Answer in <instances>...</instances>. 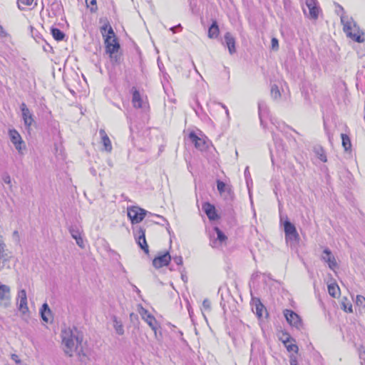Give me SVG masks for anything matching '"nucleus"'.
<instances>
[{
	"label": "nucleus",
	"mask_w": 365,
	"mask_h": 365,
	"mask_svg": "<svg viewBox=\"0 0 365 365\" xmlns=\"http://www.w3.org/2000/svg\"><path fill=\"white\" fill-rule=\"evenodd\" d=\"M61 338L63 350L66 354L72 356L74 352L80 353L81 351L83 336L76 327L62 330Z\"/></svg>",
	"instance_id": "f257e3e1"
},
{
	"label": "nucleus",
	"mask_w": 365,
	"mask_h": 365,
	"mask_svg": "<svg viewBox=\"0 0 365 365\" xmlns=\"http://www.w3.org/2000/svg\"><path fill=\"white\" fill-rule=\"evenodd\" d=\"M341 24L347 37L358 43L364 41V32L351 16H341Z\"/></svg>",
	"instance_id": "f03ea898"
},
{
	"label": "nucleus",
	"mask_w": 365,
	"mask_h": 365,
	"mask_svg": "<svg viewBox=\"0 0 365 365\" xmlns=\"http://www.w3.org/2000/svg\"><path fill=\"white\" fill-rule=\"evenodd\" d=\"M133 231L137 245L145 253L148 254L149 248L145 239V228L141 225H135L133 227Z\"/></svg>",
	"instance_id": "7ed1b4c3"
},
{
	"label": "nucleus",
	"mask_w": 365,
	"mask_h": 365,
	"mask_svg": "<svg viewBox=\"0 0 365 365\" xmlns=\"http://www.w3.org/2000/svg\"><path fill=\"white\" fill-rule=\"evenodd\" d=\"M283 225L286 242L297 243L299 240V235L295 225L288 220L287 217H286Z\"/></svg>",
	"instance_id": "20e7f679"
},
{
	"label": "nucleus",
	"mask_w": 365,
	"mask_h": 365,
	"mask_svg": "<svg viewBox=\"0 0 365 365\" xmlns=\"http://www.w3.org/2000/svg\"><path fill=\"white\" fill-rule=\"evenodd\" d=\"M104 41L106 53L109 54L113 61L117 63L118 61L117 53L120 48L119 43L117 39L110 40V36L106 38Z\"/></svg>",
	"instance_id": "39448f33"
},
{
	"label": "nucleus",
	"mask_w": 365,
	"mask_h": 365,
	"mask_svg": "<svg viewBox=\"0 0 365 365\" xmlns=\"http://www.w3.org/2000/svg\"><path fill=\"white\" fill-rule=\"evenodd\" d=\"M147 211L139 207L133 206L128 208V217L133 225L140 222L145 217Z\"/></svg>",
	"instance_id": "423d86ee"
},
{
	"label": "nucleus",
	"mask_w": 365,
	"mask_h": 365,
	"mask_svg": "<svg viewBox=\"0 0 365 365\" xmlns=\"http://www.w3.org/2000/svg\"><path fill=\"white\" fill-rule=\"evenodd\" d=\"M217 189L220 195L227 201H230L234 197V192L230 185L226 184L220 180H217Z\"/></svg>",
	"instance_id": "0eeeda50"
},
{
	"label": "nucleus",
	"mask_w": 365,
	"mask_h": 365,
	"mask_svg": "<svg viewBox=\"0 0 365 365\" xmlns=\"http://www.w3.org/2000/svg\"><path fill=\"white\" fill-rule=\"evenodd\" d=\"M284 317L287 322L292 327L300 329L302 327V322L299 316L292 310L285 309Z\"/></svg>",
	"instance_id": "6e6552de"
},
{
	"label": "nucleus",
	"mask_w": 365,
	"mask_h": 365,
	"mask_svg": "<svg viewBox=\"0 0 365 365\" xmlns=\"http://www.w3.org/2000/svg\"><path fill=\"white\" fill-rule=\"evenodd\" d=\"M9 135L11 143L15 146V148L18 150L19 153L22 154L24 142L19 133L15 129H9Z\"/></svg>",
	"instance_id": "1a4fd4ad"
},
{
	"label": "nucleus",
	"mask_w": 365,
	"mask_h": 365,
	"mask_svg": "<svg viewBox=\"0 0 365 365\" xmlns=\"http://www.w3.org/2000/svg\"><path fill=\"white\" fill-rule=\"evenodd\" d=\"M130 93L132 95V104L135 108H144L146 107V102H144L143 97L139 90L133 86L130 89Z\"/></svg>",
	"instance_id": "9d476101"
},
{
	"label": "nucleus",
	"mask_w": 365,
	"mask_h": 365,
	"mask_svg": "<svg viewBox=\"0 0 365 365\" xmlns=\"http://www.w3.org/2000/svg\"><path fill=\"white\" fill-rule=\"evenodd\" d=\"M11 304V289L8 285L0 284V306L8 307Z\"/></svg>",
	"instance_id": "9b49d317"
},
{
	"label": "nucleus",
	"mask_w": 365,
	"mask_h": 365,
	"mask_svg": "<svg viewBox=\"0 0 365 365\" xmlns=\"http://www.w3.org/2000/svg\"><path fill=\"white\" fill-rule=\"evenodd\" d=\"M20 109L21 111V115L24 125L26 128L29 129L33 123H34V115L32 112L27 108L25 103H21L20 105Z\"/></svg>",
	"instance_id": "f8f14e48"
},
{
	"label": "nucleus",
	"mask_w": 365,
	"mask_h": 365,
	"mask_svg": "<svg viewBox=\"0 0 365 365\" xmlns=\"http://www.w3.org/2000/svg\"><path fill=\"white\" fill-rule=\"evenodd\" d=\"M16 301L18 309L23 314L29 312L26 292L25 289H21L18 292Z\"/></svg>",
	"instance_id": "ddd939ff"
},
{
	"label": "nucleus",
	"mask_w": 365,
	"mask_h": 365,
	"mask_svg": "<svg viewBox=\"0 0 365 365\" xmlns=\"http://www.w3.org/2000/svg\"><path fill=\"white\" fill-rule=\"evenodd\" d=\"M172 259V257L169 252H165L163 254L155 257L153 260V265L157 268H161L163 267L168 265L169 262Z\"/></svg>",
	"instance_id": "4468645a"
},
{
	"label": "nucleus",
	"mask_w": 365,
	"mask_h": 365,
	"mask_svg": "<svg viewBox=\"0 0 365 365\" xmlns=\"http://www.w3.org/2000/svg\"><path fill=\"white\" fill-rule=\"evenodd\" d=\"M321 259L328 264L329 267L331 270L334 271L337 268L338 265L336 259L328 247L324 249Z\"/></svg>",
	"instance_id": "2eb2a0df"
},
{
	"label": "nucleus",
	"mask_w": 365,
	"mask_h": 365,
	"mask_svg": "<svg viewBox=\"0 0 365 365\" xmlns=\"http://www.w3.org/2000/svg\"><path fill=\"white\" fill-rule=\"evenodd\" d=\"M235 43V38L230 32L225 34L222 44L227 47L229 53L231 55L236 52Z\"/></svg>",
	"instance_id": "dca6fc26"
},
{
	"label": "nucleus",
	"mask_w": 365,
	"mask_h": 365,
	"mask_svg": "<svg viewBox=\"0 0 365 365\" xmlns=\"http://www.w3.org/2000/svg\"><path fill=\"white\" fill-rule=\"evenodd\" d=\"M202 209L207 215V217L210 220H215L218 219L215 207L208 202H203L202 205Z\"/></svg>",
	"instance_id": "f3484780"
},
{
	"label": "nucleus",
	"mask_w": 365,
	"mask_h": 365,
	"mask_svg": "<svg viewBox=\"0 0 365 365\" xmlns=\"http://www.w3.org/2000/svg\"><path fill=\"white\" fill-rule=\"evenodd\" d=\"M306 5L309 9V17L312 19H317L319 16V7L317 0H306Z\"/></svg>",
	"instance_id": "a211bd4d"
},
{
	"label": "nucleus",
	"mask_w": 365,
	"mask_h": 365,
	"mask_svg": "<svg viewBox=\"0 0 365 365\" xmlns=\"http://www.w3.org/2000/svg\"><path fill=\"white\" fill-rule=\"evenodd\" d=\"M140 314L144 320L147 322L149 327L152 329V330L154 331L155 334H156L158 322L155 319V318L151 314H150L148 312V310L143 308H142V312H140Z\"/></svg>",
	"instance_id": "6ab92c4d"
},
{
	"label": "nucleus",
	"mask_w": 365,
	"mask_h": 365,
	"mask_svg": "<svg viewBox=\"0 0 365 365\" xmlns=\"http://www.w3.org/2000/svg\"><path fill=\"white\" fill-rule=\"evenodd\" d=\"M188 138L190 141L194 143L195 147L197 149L200 150H204L206 149L207 145L205 140L198 137L195 132H190L189 133Z\"/></svg>",
	"instance_id": "aec40b11"
},
{
	"label": "nucleus",
	"mask_w": 365,
	"mask_h": 365,
	"mask_svg": "<svg viewBox=\"0 0 365 365\" xmlns=\"http://www.w3.org/2000/svg\"><path fill=\"white\" fill-rule=\"evenodd\" d=\"M258 113L261 125L264 128L263 118L268 115L269 110L267 103L264 101L258 102Z\"/></svg>",
	"instance_id": "412c9836"
},
{
	"label": "nucleus",
	"mask_w": 365,
	"mask_h": 365,
	"mask_svg": "<svg viewBox=\"0 0 365 365\" xmlns=\"http://www.w3.org/2000/svg\"><path fill=\"white\" fill-rule=\"evenodd\" d=\"M220 34V29L216 20H213L208 28L207 36L211 39L217 38Z\"/></svg>",
	"instance_id": "4be33fe9"
},
{
	"label": "nucleus",
	"mask_w": 365,
	"mask_h": 365,
	"mask_svg": "<svg viewBox=\"0 0 365 365\" xmlns=\"http://www.w3.org/2000/svg\"><path fill=\"white\" fill-rule=\"evenodd\" d=\"M99 134L101 138L102 143L104 146V150L107 152H110L112 150V145L107 133L103 129H101L99 130Z\"/></svg>",
	"instance_id": "5701e85b"
},
{
	"label": "nucleus",
	"mask_w": 365,
	"mask_h": 365,
	"mask_svg": "<svg viewBox=\"0 0 365 365\" xmlns=\"http://www.w3.org/2000/svg\"><path fill=\"white\" fill-rule=\"evenodd\" d=\"M101 32L103 36L104 37V39L106 38H108V36H110V40H112V39H117L115 38V33L113 31V29H112V27L109 24H104L101 28Z\"/></svg>",
	"instance_id": "b1692460"
},
{
	"label": "nucleus",
	"mask_w": 365,
	"mask_h": 365,
	"mask_svg": "<svg viewBox=\"0 0 365 365\" xmlns=\"http://www.w3.org/2000/svg\"><path fill=\"white\" fill-rule=\"evenodd\" d=\"M214 230H215V231L216 232V234H217V239L210 243V245L212 247H215L217 246L215 245L216 242H217V240H218L220 243H222L224 241H225V240L227 239L226 235L224 234V232L219 227H215L214 228Z\"/></svg>",
	"instance_id": "393cba45"
},
{
	"label": "nucleus",
	"mask_w": 365,
	"mask_h": 365,
	"mask_svg": "<svg viewBox=\"0 0 365 365\" xmlns=\"http://www.w3.org/2000/svg\"><path fill=\"white\" fill-rule=\"evenodd\" d=\"M41 317L45 322H48V315H51V312L47 303H44L40 309Z\"/></svg>",
	"instance_id": "a878e982"
},
{
	"label": "nucleus",
	"mask_w": 365,
	"mask_h": 365,
	"mask_svg": "<svg viewBox=\"0 0 365 365\" xmlns=\"http://www.w3.org/2000/svg\"><path fill=\"white\" fill-rule=\"evenodd\" d=\"M51 33L53 38L58 41H62L65 38V34L58 28L52 27Z\"/></svg>",
	"instance_id": "bb28decb"
},
{
	"label": "nucleus",
	"mask_w": 365,
	"mask_h": 365,
	"mask_svg": "<svg viewBox=\"0 0 365 365\" xmlns=\"http://www.w3.org/2000/svg\"><path fill=\"white\" fill-rule=\"evenodd\" d=\"M113 327L118 335H123L124 334V329L120 321H118L117 317L114 316L113 317Z\"/></svg>",
	"instance_id": "cd10ccee"
},
{
	"label": "nucleus",
	"mask_w": 365,
	"mask_h": 365,
	"mask_svg": "<svg viewBox=\"0 0 365 365\" xmlns=\"http://www.w3.org/2000/svg\"><path fill=\"white\" fill-rule=\"evenodd\" d=\"M341 141H342L341 143H342L343 148H344V150L346 151H348L351 148V143L350 138L349 137L348 135H346L345 133H341Z\"/></svg>",
	"instance_id": "c85d7f7f"
},
{
	"label": "nucleus",
	"mask_w": 365,
	"mask_h": 365,
	"mask_svg": "<svg viewBox=\"0 0 365 365\" xmlns=\"http://www.w3.org/2000/svg\"><path fill=\"white\" fill-rule=\"evenodd\" d=\"M290 336L287 334V336H286V339L284 340H283V343L284 344L287 349L288 351H294L295 353H297L298 351V346L297 344H287V342H289L290 341Z\"/></svg>",
	"instance_id": "c756f323"
},
{
	"label": "nucleus",
	"mask_w": 365,
	"mask_h": 365,
	"mask_svg": "<svg viewBox=\"0 0 365 365\" xmlns=\"http://www.w3.org/2000/svg\"><path fill=\"white\" fill-rule=\"evenodd\" d=\"M328 292L331 297H336L339 292V288L338 285L336 284H329L328 285Z\"/></svg>",
	"instance_id": "7c9ffc66"
},
{
	"label": "nucleus",
	"mask_w": 365,
	"mask_h": 365,
	"mask_svg": "<svg viewBox=\"0 0 365 365\" xmlns=\"http://www.w3.org/2000/svg\"><path fill=\"white\" fill-rule=\"evenodd\" d=\"M255 313H256L257 316L259 318L262 317V314H263V310L264 309V307L261 303L259 299L257 300V302L255 303Z\"/></svg>",
	"instance_id": "2f4dec72"
},
{
	"label": "nucleus",
	"mask_w": 365,
	"mask_h": 365,
	"mask_svg": "<svg viewBox=\"0 0 365 365\" xmlns=\"http://www.w3.org/2000/svg\"><path fill=\"white\" fill-rule=\"evenodd\" d=\"M271 96L273 99L277 100L281 97V93L277 86L273 85L271 88Z\"/></svg>",
	"instance_id": "473e14b6"
},
{
	"label": "nucleus",
	"mask_w": 365,
	"mask_h": 365,
	"mask_svg": "<svg viewBox=\"0 0 365 365\" xmlns=\"http://www.w3.org/2000/svg\"><path fill=\"white\" fill-rule=\"evenodd\" d=\"M69 232L73 239L81 236V230L76 225L71 226L69 228Z\"/></svg>",
	"instance_id": "72a5a7b5"
},
{
	"label": "nucleus",
	"mask_w": 365,
	"mask_h": 365,
	"mask_svg": "<svg viewBox=\"0 0 365 365\" xmlns=\"http://www.w3.org/2000/svg\"><path fill=\"white\" fill-rule=\"evenodd\" d=\"M272 139L277 150H283L282 140L279 138L274 133H272Z\"/></svg>",
	"instance_id": "f704fd0d"
},
{
	"label": "nucleus",
	"mask_w": 365,
	"mask_h": 365,
	"mask_svg": "<svg viewBox=\"0 0 365 365\" xmlns=\"http://www.w3.org/2000/svg\"><path fill=\"white\" fill-rule=\"evenodd\" d=\"M335 12L338 16H340L341 19V16H349L348 15L346 14L344 8L338 4H336V9Z\"/></svg>",
	"instance_id": "c9c22d12"
},
{
	"label": "nucleus",
	"mask_w": 365,
	"mask_h": 365,
	"mask_svg": "<svg viewBox=\"0 0 365 365\" xmlns=\"http://www.w3.org/2000/svg\"><path fill=\"white\" fill-rule=\"evenodd\" d=\"M356 304L358 306L365 308V297L361 295H357L356 299Z\"/></svg>",
	"instance_id": "e433bc0d"
},
{
	"label": "nucleus",
	"mask_w": 365,
	"mask_h": 365,
	"mask_svg": "<svg viewBox=\"0 0 365 365\" xmlns=\"http://www.w3.org/2000/svg\"><path fill=\"white\" fill-rule=\"evenodd\" d=\"M202 309L205 311H210L211 309V303L209 299H205L202 302Z\"/></svg>",
	"instance_id": "4c0bfd02"
},
{
	"label": "nucleus",
	"mask_w": 365,
	"mask_h": 365,
	"mask_svg": "<svg viewBox=\"0 0 365 365\" xmlns=\"http://www.w3.org/2000/svg\"><path fill=\"white\" fill-rule=\"evenodd\" d=\"M88 7L91 6V11L92 12L97 10L96 0H89L88 4H86Z\"/></svg>",
	"instance_id": "58836bf2"
},
{
	"label": "nucleus",
	"mask_w": 365,
	"mask_h": 365,
	"mask_svg": "<svg viewBox=\"0 0 365 365\" xmlns=\"http://www.w3.org/2000/svg\"><path fill=\"white\" fill-rule=\"evenodd\" d=\"M272 48L273 50H278L279 48V41L277 38H272L271 40Z\"/></svg>",
	"instance_id": "ea45409f"
},
{
	"label": "nucleus",
	"mask_w": 365,
	"mask_h": 365,
	"mask_svg": "<svg viewBox=\"0 0 365 365\" xmlns=\"http://www.w3.org/2000/svg\"><path fill=\"white\" fill-rule=\"evenodd\" d=\"M174 262L178 265H181L182 264V257L181 256H175L172 258Z\"/></svg>",
	"instance_id": "a19ab883"
},
{
	"label": "nucleus",
	"mask_w": 365,
	"mask_h": 365,
	"mask_svg": "<svg viewBox=\"0 0 365 365\" xmlns=\"http://www.w3.org/2000/svg\"><path fill=\"white\" fill-rule=\"evenodd\" d=\"M9 36L6 30L0 25V38H6Z\"/></svg>",
	"instance_id": "79ce46f5"
},
{
	"label": "nucleus",
	"mask_w": 365,
	"mask_h": 365,
	"mask_svg": "<svg viewBox=\"0 0 365 365\" xmlns=\"http://www.w3.org/2000/svg\"><path fill=\"white\" fill-rule=\"evenodd\" d=\"M76 240V244L81 248H83L84 247V243H83V240L81 237V236L78 237H76L75 238Z\"/></svg>",
	"instance_id": "37998d69"
},
{
	"label": "nucleus",
	"mask_w": 365,
	"mask_h": 365,
	"mask_svg": "<svg viewBox=\"0 0 365 365\" xmlns=\"http://www.w3.org/2000/svg\"><path fill=\"white\" fill-rule=\"evenodd\" d=\"M34 0H18L19 4H24L25 6H31Z\"/></svg>",
	"instance_id": "c03bdc74"
},
{
	"label": "nucleus",
	"mask_w": 365,
	"mask_h": 365,
	"mask_svg": "<svg viewBox=\"0 0 365 365\" xmlns=\"http://www.w3.org/2000/svg\"><path fill=\"white\" fill-rule=\"evenodd\" d=\"M322 151V153H319V158L321 161L322 162H327V156L325 155V153H324V150H321Z\"/></svg>",
	"instance_id": "a18cd8bd"
},
{
	"label": "nucleus",
	"mask_w": 365,
	"mask_h": 365,
	"mask_svg": "<svg viewBox=\"0 0 365 365\" xmlns=\"http://www.w3.org/2000/svg\"><path fill=\"white\" fill-rule=\"evenodd\" d=\"M289 363H290V365H298V362H297V359L296 356H294L293 355L291 356Z\"/></svg>",
	"instance_id": "49530a36"
},
{
	"label": "nucleus",
	"mask_w": 365,
	"mask_h": 365,
	"mask_svg": "<svg viewBox=\"0 0 365 365\" xmlns=\"http://www.w3.org/2000/svg\"><path fill=\"white\" fill-rule=\"evenodd\" d=\"M182 27L181 24H179L178 25H177L175 26L171 27L170 29V31H173V33H176L178 29L182 30Z\"/></svg>",
	"instance_id": "de8ad7c7"
},
{
	"label": "nucleus",
	"mask_w": 365,
	"mask_h": 365,
	"mask_svg": "<svg viewBox=\"0 0 365 365\" xmlns=\"http://www.w3.org/2000/svg\"><path fill=\"white\" fill-rule=\"evenodd\" d=\"M155 216L156 217H158V218L161 219L163 222H165L166 223V225H167V226H168V227H167V230L169 231L170 225H169V223H168V220H167L165 218H164L163 216H160V215H155Z\"/></svg>",
	"instance_id": "09e8293b"
},
{
	"label": "nucleus",
	"mask_w": 365,
	"mask_h": 365,
	"mask_svg": "<svg viewBox=\"0 0 365 365\" xmlns=\"http://www.w3.org/2000/svg\"><path fill=\"white\" fill-rule=\"evenodd\" d=\"M11 359L14 360L16 364H20L21 360L19 359L18 355L13 354L11 355Z\"/></svg>",
	"instance_id": "8fccbe9b"
},
{
	"label": "nucleus",
	"mask_w": 365,
	"mask_h": 365,
	"mask_svg": "<svg viewBox=\"0 0 365 365\" xmlns=\"http://www.w3.org/2000/svg\"><path fill=\"white\" fill-rule=\"evenodd\" d=\"M245 177L247 180V183L248 184V178H250V174L249 172V168L247 167L245 170Z\"/></svg>",
	"instance_id": "3c124183"
},
{
	"label": "nucleus",
	"mask_w": 365,
	"mask_h": 365,
	"mask_svg": "<svg viewBox=\"0 0 365 365\" xmlns=\"http://www.w3.org/2000/svg\"><path fill=\"white\" fill-rule=\"evenodd\" d=\"M3 180L6 184H10L11 183V178L9 175H6L3 178Z\"/></svg>",
	"instance_id": "603ef678"
},
{
	"label": "nucleus",
	"mask_w": 365,
	"mask_h": 365,
	"mask_svg": "<svg viewBox=\"0 0 365 365\" xmlns=\"http://www.w3.org/2000/svg\"><path fill=\"white\" fill-rule=\"evenodd\" d=\"M277 128L279 129L281 132H285V128L286 126L284 125H282V126H281L279 124L278 125H276ZM287 129H291L289 127H287Z\"/></svg>",
	"instance_id": "864d4df0"
},
{
	"label": "nucleus",
	"mask_w": 365,
	"mask_h": 365,
	"mask_svg": "<svg viewBox=\"0 0 365 365\" xmlns=\"http://www.w3.org/2000/svg\"><path fill=\"white\" fill-rule=\"evenodd\" d=\"M344 310H345L346 312H349V313H351V312H353L351 305H350V306H349V307H347V309H346V306H344Z\"/></svg>",
	"instance_id": "5fc2aeb1"
},
{
	"label": "nucleus",
	"mask_w": 365,
	"mask_h": 365,
	"mask_svg": "<svg viewBox=\"0 0 365 365\" xmlns=\"http://www.w3.org/2000/svg\"><path fill=\"white\" fill-rule=\"evenodd\" d=\"M259 276V272H256L252 274V279L257 278Z\"/></svg>",
	"instance_id": "6e6d98bb"
},
{
	"label": "nucleus",
	"mask_w": 365,
	"mask_h": 365,
	"mask_svg": "<svg viewBox=\"0 0 365 365\" xmlns=\"http://www.w3.org/2000/svg\"><path fill=\"white\" fill-rule=\"evenodd\" d=\"M219 105H220L222 106V108H224L225 110L226 108H227V106L225 105H224L223 103H219Z\"/></svg>",
	"instance_id": "4d7b16f0"
},
{
	"label": "nucleus",
	"mask_w": 365,
	"mask_h": 365,
	"mask_svg": "<svg viewBox=\"0 0 365 365\" xmlns=\"http://www.w3.org/2000/svg\"><path fill=\"white\" fill-rule=\"evenodd\" d=\"M225 113H226L227 116V117H229V115H230V114H229L228 108H226V109H225Z\"/></svg>",
	"instance_id": "13d9d810"
},
{
	"label": "nucleus",
	"mask_w": 365,
	"mask_h": 365,
	"mask_svg": "<svg viewBox=\"0 0 365 365\" xmlns=\"http://www.w3.org/2000/svg\"><path fill=\"white\" fill-rule=\"evenodd\" d=\"M135 292H136L137 293H138V294L140 292V291L139 290V289H138V287H135Z\"/></svg>",
	"instance_id": "bf43d9fd"
},
{
	"label": "nucleus",
	"mask_w": 365,
	"mask_h": 365,
	"mask_svg": "<svg viewBox=\"0 0 365 365\" xmlns=\"http://www.w3.org/2000/svg\"><path fill=\"white\" fill-rule=\"evenodd\" d=\"M182 279L184 282H186V277H185L184 275H182Z\"/></svg>",
	"instance_id": "052dcab7"
},
{
	"label": "nucleus",
	"mask_w": 365,
	"mask_h": 365,
	"mask_svg": "<svg viewBox=\"0 0 365 365\" xmlns=\"http://www.w3.org/2000/svg\"><path fill=\"white\" fill-rule=\"evenodd\" d=\"M192 66H194V68H195V69L196 72H197V70L196 69V67H195V63H194L193 62H192Z\"/></svg>",
	"instance_id": "680f3d73"
},
{
	"label": "nucleus",
	"mask_w": 365,
	"mask_h": 365,
	"mask_svg": "<svg viewBox=\"0 0 365 365\" xmlns=\"http://www.w3.org/2000/svg\"><path fill=\"white\" fill-rule=\"evenodd\" d=\"M17 233H18V232H17V231H14V235H17Z\"/></svg>",
	"instance_id": "e2e57ef3"
},
{
	"label": "nucleus",
	"mask_w": 365,
	"mask_h": 365,
	"mask_svg": "<svg viewBox=\"0 0 365 365\" xmlns=\"http://www.w3.org/2000/svg\"><path fill=\"white\" fill-rule=\"evenodd\" d=\"M85 1H86V4H88V1L89 0H85Z\"/></svg>",
	"instance_id": "0e129e2a"
},
{
	"label": "nucleus",
	"mask_w": 365,
	"mask_h": 365,
	"mask_svg": "<svg viewBox=\"0 0 365 365\" xmlns=\"http://www.w3.org/2000/svg\"><path fill=\"white\" fill-rule=\"evenodd\" d=\"M280 221L281 222L282 221V215L280 216Z\"/></svg>",
	"instance_id": "69168bd1"
}]
</instances>
